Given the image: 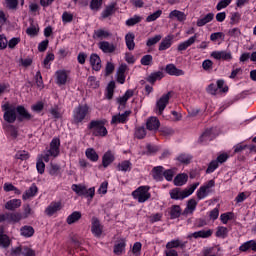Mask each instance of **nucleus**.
<instances>
[{"mask_svg":"<svg viewBox=\"0 0 256 256\" xmlns=\"http://www.w3.org/2000/svg\"><path fill=\"white\" fill-rule=\"evenodd\" d=\"M61 146V140L59 138H54L50 143V149L46 151L44 155H41L37 160L36 169L40 175L45 173V163H49L50 157L59 156V147ZM45 161V162H43Z\"/></svg>","mask_w":256,"mask_h":256,"instance_id":"f257e3e1","label":"nucleus"},{"mask_svg":"<svg viewBox=\"0 0 256 256\" xmlns=\"http://www.w3.org/2000/svg\"><path fill=\"white\" fill-rule=\"evenodd\" d=\"M107 120H92L88 124V129L94 137H107V128L105 127Z\"/></svg>","mask_w":256,"mask_h":256,"instance_id":"f03ea898","label":"nucleus"},{"mask_svg":"<svg viewBox=\"0 0 256 256\" xmlns=\"http://www.w3.org/2000/svg\"><path fill=\"white\" fill-rule=\"evenodd\" d=\"M198 187H199V182H196L184 190H181L179 188L173 189L170 191V197L171 199H175V200L187 199V197L195 193V189H197Z\"/></svg>","mask_w":256,"mask_h":256,"instance_id":"7ed1b4c3","label":"nucleus"},{"mask_svg":"<svg viewBox=\"0 0 256 256\" xmlns=\"http://www.w3.org/2000/svg\"><path fill=\"white\" fill-rule=\"evenodd\" d=\"M2 111H4V121L6 123H15L17 121V107L15 104L6 102L2 105Z\"/></svg>","mask_w":256,"mask_h":256,"instance_id":"20e7f679","label":"nucleus"},{"mask_svg":"<svg viewBox=\"0 0 256 256\" xmlns=\"http://www.w3.org/2000/svg\"><path fill=\"white\" fill-rule=\"evenodd\" d=\"M149 186H140L132 192V197L138 201V203H145L151 199V193H149Z\"/></svg>","mask_w":256,"mask_h":256,"instance_id":"39448f33","label":"nucleus"},{"mask_svg":"<svg viewBox=\"0 0 256 256\" xmlns=\"http://www.w3.org/2000/svg\"><path fill=\"white\" fill-rule=\"evenodd\" d=\"M89 115V106L80 105L74 109L73 113V123L79 125L83 120Z\"/></svg>","mask_w":256,"mask_h":256,"instance_id":"423d86ee","label":"nucleus"},{"mask_svg":"<svg viewBox=\"0 0 256 256\" xmlns=\"http://www.w3.org/2000/svg\"><path fill=\"white\" fill-rule=\"evenodd\" d=\"M169 99H171V92L163 94L160 99L157 100L155 108L157 115H163V111H165V108L169 105Z\"/></svg>","mask_w":256,"mask_h":256,"instance_id":"0eeeda50","label":"nucleus"},{"mask_svg":"<svg viewBox=\"0 0 256 256\" xmlns=\"http://www.w3.org/2000/svg\"><path fill=\"white\" fill-rule=\"evenodd\" d=\"M72 190L77 195H80V196L84 195V197H90V199H93V197H95V188L87 189V187L83 185L74 184L72 185Z\"/></svg>","mask_w":256,"mask_h":256,"instance_id":"6e6552de","label":"nucleus"},{"mask_svg":"<svg viewBox=\"0 0 256 256\" xmlns=\"http://www.w3.org/2000/svg\"><path fill=\"white\" fill-rule=\"evenodd\" d=\"M215 137V130L213 128H208L201 134L198 141L199 143H202V145H206V143L213 141Z\"/></svg>","mask_w":256,"mask_h":256,"instance_id":"1a4fd4ad","label":"nucleus"},{"mask_svg":"<svg viewBox=\"0 0 256 256\" xmlns=\"http://www.w3.org/2000/svg\"><path fill=\"white\" fill-rule=\"evenodd\" d=\"M55 77L56 85H59V87H61L62 85H67V82L69 81V74L65 70L56 71Z\"/></svg>","mask_w":256,"mask_h":256,"instance_id":"9d476101","label":"nucleus"},{"mask_svg":"<svg viewBox=\"0 0 256 256\" xmlns=\"http://www.w3.org/2000/svg\"><path fill=\"white\" fill-rule=\"evenodd\" d=\"M211 57L217 60L222 59L223 61H231V59H233V55L231 54V51H213L211 53Z\"/></svg>","mask_w":256,"mask_h":256,"instance_id":"9b49d317","label":"nucleus"},{"mask_svg":"<svg viewBox=\"0 0 256 256\" xmlns=\"http://www.w3.org/2000/svg\"><path fill=\"white\" fill-rule=\"evenodd\" d=\"M159 127H161V122L158 117L152 116L146 121V128L148 131H158Z\"/></svg>","mask_w":256,"mask_h":256,"instance_id":"f8f14e48","label":"nucleus"},{"mask_svg":"<svg viewBox=\"0 0 256 256\" xmlns=\"http://www.w3.org/2000/svg\"><path fill=\"white\" fill-rule=\"evenodd\" d=\"M91 231L95 237H101L103 233V226L97 217L92 218V227Z\"/></svg>","mask_w":256,"mask_h":256,"instance_id":"ddd939ff","label":"nucleus"},{"mask_svg":"<svg viewBox=\"0 0 256 256\" xmlns=\"http://www.w3.org/2000/svg\"><path fill=\"white\" fill-rule=\"evenodd\" d=\"M213 235V231L211 230H200L188 235V239H208Z\"/></svg>","mask_w":256,"mask_h":256,"instance_id":"4468645a","label":"nucleus"},{"mask_svg":"<svg viewBox=\"0 0 256 256\" xmlns=\"http://www.w3.org/2000/svg\"><path fill=\"white\" fill-rule=\"evenodd\" d=\"M17 113H18V120L20 121H31L33 119V116L25 109L23 106H17L16 107Z\"/></svg>","mask_w":256,"mask_h":256,"instance_id":"2eb2a0df","label":"nucleus"},{"mask_svg":"<svg viewBox=\"0 0 256 256\" xmlns=\"http://www.w3.org/2000/svg\"><path fill=\"white\" fill-rule=\"evenodd\" d=\"M129 117V111H124L122 114L118 113L112 116L111 125H119V123H126Z\"/></svg>","mask_w":256,"mask_h":256,"instance_id":"dca6fc26","label":"nucleus"},{"mask_svg":"<svg viewBox=\"0 0 256 256\" xmlns=\"http://www.w3.org/2000/svg\"><path fill=\"white\" fill-rule=\"evenodd\" d=\"M114 161H115V153H113V151L108 150L107 152L104 153L102 157V165L105 169H107V167L111 165V163H113Z\"/></svg>","mask_w":256,"mask_h":256,"instance_id":"f3484780","label":"nucleus"},{"mask_svg":"<svg viewBox=\"0 0 256 256\" xmlns=\"http://www.w3.org/2000/svg\"><path fill=\"white\" fill-rule=\"evenodd\" d=\"M173 39H175L173 35L166 36L159 45V51H167L173 45Z\"/></svg>","mask_w":256,"mask_h":256,"instance_id":"a211bd4d","label":"nucleus"},{"mask_svg":"<svg viewBox=\"0 0 256 256\" xmlns=\"http://www.w3.org/2000/svg\"><path fill=\"white\" fill-rule=\"evenodd\" d=\"M166 73H168V75H174L175 77H181L185 75V71L177 68L174 64H168L166 66Z\"/></svg>","mask_w":256,"mask_h":256,"instance_id":"6ab92c4d","label":"nucleus"},{"mask_svg":"<svg viewBox=\"0 0 256 256\" xmlns=\"http://www.w3.org/2000/svg\"><path fill=\"white\" fill-rule=\"evenodd\" d=\"M197 41V34H194L192 37H190L188 40L181 42L178 45V51H187L191 45H193Z\"/></svg>","mask_w":256,"mask_h":256,"instance_id":"aec40b11","label":"nucleus"},{"mask_svg":"<svg viewBox=\"0 0 256 256\" xmlns=\"http://www.w3.org/2000/svg\"><path fill=\"white\" fill-rule=\"evenodd\" d=\"M38 191H39V188H37V185L32 184L29 187V189L24 192V194L22 195V199L24 201H27V199H31V198L35 197V195H37Z\"/></svg>","mask_w":256,"mask_h":256,"instance_id":"412c9836","label":"nucleus"},{"mask_svg":"<svg viewBox=\"0 0 256 256\" xmlns=\"http://www.w3.org/2000/svg\"><path fill=\"white\" fill-rule=\"evenodd\" d=\"M57 211H61V202H52L45 210L46 215L51 217L55 215Z\"/></svg>","mask_w":256,"mask_h":256,"instance_id":"4be33fe9","label":"nucleus"},{"mask_svg":"<svg viewBox=\"0 0 256 256\" xmlns=\"http://www.w3.org/2000/svg\"><path fill=\"white\" fill-rule=\"evenodd\" d=\"M239 251H242V253H246V251L256 252V240H250V241L243 243L239 247Z\"/></svg>","mask_w":256,"mask_h":256,"instance_id":"5701e85b","label":"nucleus"},{"mask_svg":"<svg viewBox=\"0 0 256 256\" xmlns=\"http://www.w3.org/2000/svg\"><path fill=\"white\" fill-rule=\"evenodd\" d=\"M169 19H177L180 23L187 20V15L185 12H181L179 10H173L169 13Z\"/></svg>","mask_w":256,"mask_h":256,"instance_id":"b1692460","label":"nucleus"},{"mask_svg":"<svg viewBox=\"0 0 256 256\" xmlns=\"http://www.w3.org/2000/svg\"><path fill=\"white\" fill-rule=\"evenodd\" d=\"M165 169L162 166H157L152 169V177L155 181H163Z\"/></svg>","mask_w":256,"mask_h":256,"instance_id":"393cba45","label":"nucleus"},{"mask_svg":"<svg viewBox=\"0 0 256 256\" xmlns=\"http://www.w3.org/2000/svg\"><path fill=\"white\" fill-rule=\"evenodd\" d=\"M90 64L94 71H101V58L97 54H91Z\"/></svg>","mask_w":256,"mask_h":256,"instance_id":"a878e982","label":"nucleus"},{"mask_svg":"<svg viewBox=\"0 0 256 256\" xmlns=\"http://www.w3.org/2000/svg\"><path fill=\"white\" fill-rule=\"evenodd\" d=\"M127 71V65L122 64L119 66L117 73H116V79L118 83H125V72Z\"/></svg>","mask_w":256,"mask_h":256,"instance_id":"bb28decb","label":"nucleus"},{"mask_svg":"<svg viewBox=\"0 0 256 256\" xmlns=\"http://www.w3.org/2000/svg\"><path fill=\"white\" fill-rule=\"evenodd\" d=\"M187 246V242H183L179 239L171 240L166 244L167 249H177V247H180V249H185Z\"/></svg>","mask_w":256,"mask_h":256,"instance_id":"cd10ccee","label":"nucleus"},{"mask_svg":"<svg viewBox=\"0 0 256 256\" xmlns=\"http://www.w3.org/2000/svg\"><path fill=\"white\" fill-rule=\"evenodd\" d=\"M4 215H5L6 221H10L11 223H19V221L23 219V214L19 212L8 213Z\"/></svg>","mask_w":256,"mask_h":256,"instance_id":"c85d7f7f","label":"nucleus"},{"mask_svg":"<svg viewBox=\"0 0 256 256\" xmlns=\"http://www.w3.org/2000/svg\"><path fill=\"white\" fill-rule=\"evenodd\" d=\"M99 49L103 51V53H113L115 51V45L107 42V41H102L98 44Z\"/></svg>","mask_w":256,"mask_h":256,"instance_id":"c756f323","label":"nucleus"},{"mask_svg":"<svg viewBox=\"0 0 256 256\" xmlns=\"http://www.w3.org/2000/svg\"><path fill=\"white\" fill-rule=\"evenodd\" d=\"M127 101H129V90H127L123 96L117 98L119 111H123V109H125Z\"/></svg>","mask_w":256,"mask_h":256,"instance_id":"7c9ffc66","label":"nucleus"},{"mask_svg":"<svg viewBox=\"0 0 256 256\" xmlns=\"http://www.w3.org/2000/svg\"><path fill=\"white\" fill-rule=\"evenodd\" d=\"M21 207V199H12L5 204V209L8 211H15Z\"/></svg>","mask_w":256,"mask_h":256,"instance_id":"2f4dec72","label":"nucleus"},{"mask_svg":"<svg viewBox=\"0 0 256 256\" xmlns=\"http://www.w3.org/2000/svg\"><path fill=\"white\" fill-rule=\"evenodd\" d=\"M197 209V202L195 199H190L187 203L183 215H193V212Z\"/></svg>","mask_w":256,"mask_h":256,"instance_id":"473e14b6","label":"nucleus"},{"mask_svg":"<svg viewBox=\"0 0 256 256\" xmlns=\"http://www.w3.org/2000/svg\"><path fill=\"white\" fill-rule=\"evenodd\" d=\"M115 11V3L106 6L104 11L101 13L102 19H107V17H111V15L115 13Z\"/></svg>","mask_w":256,"mask_h":256,"instance_id":"72a5a7b5","label":"nucleus"},{"mask_svg":"<svg viewBox=\"0 0 256 256\" xmlns=\"http://www.w3.org/2000/svg\"><path fill=\"white\" fill-rule=\"evenodd\" d=\"M187 179H189L187 174H179L174 178V185H176V187H181L187 183Z\"/></svg>","mask_w":256,"mask_h":256,"instance_id":"f704fd0d","label":"nucleus"},{"mask_svg":"<svg viewBox=\"0 0 256 256\" xmlns=\"http://www.w3.org/2000/svg\"><path fill=\"white\" fill-rule=\"evenodd\" d=\"M20 234L22 237H33L35 235V229H33V226H23L20 229Z\"/></svg>","mask_w":256,"mask_h":256,"instance_id":"c9c22d12","label":"nucleus"},{"mask_svg":"<svg viewBox=\"0 0 256 256\" xmlns=\"http://www.w3.org/2000/svg\"><path fill=\"white\" fill-rule=\"evenodd\" d=\"M86 157L87 159H89L92 162H97L99 161V154H97V151H95V149L93 148H88L86 149Z\"/></svg>","mask_w":256,"mask_h":256,"instance_id":"e433bc0d","label":"nucleus"},{"mask_svg":"<svg viewBox=\"0 0 256 256\" xmlns=\"http://www.w3.org/2000/svg\"><path fill=\"white\" fill-rule=\"evenodd\" d=\"M213 17H215L213 13H208L206 16L197 21V26L203 27L204 25H207V23H211V21H213Z\"/></svg>","mask_w":256,"mask_h":256,"instance_id":"4c0bfd02","label":"nucleus"},{"mask_svg":"<svg viewBox=\"0 0 256 256\" xmlns=\"http://www.w3.org/2000/svg\"><path fill=\"white\" fill-rule=\"evenodd\" d=\"M79 219H81V212L75 211L67 217L66 222L68 225H73V223H77Z\"/></svg>","mask_w":256,"mask_h":256,"instance_id":"58836bf2","label":"nucleus"},{"mask_svg":"<svg viewBox=\"0 0 256 256\" xmlns=\"http://www.w3.org/2000/svg\"><path fill=\"white\" fill-rule=\"evenodd\" d=\"M162 77H163V72L161 71L154 72L147 77V81L148 83H155V81H160Z\"/></svg>","mask_w":256,"mask_h":256,"instance_id":"ea45409f","label":"nucleus"},{"mask_svg":"<svg viewBox=\"0 0 256 256\" xmlns=\"http://www.w3.org/2000/svg\"><path fill=\"white\" fill-rule=\"evenodd\" d=\"M233 217H235L233 212H226L220 215V221L223 223V225H227L229 221L233 220Z\"/></svg>","mask_w":256,"mask_h":256,"instance_id":"a19ab883","label":"nucleus"},{"mask_svg":"<svg viewBox=\"0 0 256 256\" xmlns=\"http://www.w3.org/2000/svg\"><path fill=\"white\" fill-rule=\"evenodd\" d=\"M170 215H171V219H177L181 217V206L179 205L172 206L170 210Z\"/></svg>","mask_w":256,"mask_h":256,"instance_id":"79ce46f5","label":"nucleus"},{"mask_svg":"<svg viewBox=\"0 0 256 256\" xmlns=\"http://www.w3.org/2000/svg\"><path fill=\"white\" fill-rule=\"evenodd\" d=\"M125 251V241L121 240L114 245L115 255H121Z\"/></svg>","mask_w":256,"mask_h":256,"instance_id":"37998d69","label":"nucleus"},{"mask_svg":"<svg viewBox=\"0 0 256 256\" xmlns=\"http://www.w3.org/2000/svg\"><path fill=\"white\" fill-rule=\"evenodd\" d=\"M51 61H55V54L49 53L43 61V67L45 69H51Z\"/></svg>","mask_w":256,"mask_h":256,"instance_id":"c03bdc74","label":"nucleus"},{"mask_svg":"<svg viewBox=\"0 0 256 256\" xmlns=\"http://www.w3.org/2000/svg\"><path fill=\"white\" fill-rule=\"evenodd\" d=\"M209 193H211V192H209V190H207V189H205L203 186H201V187L197 190V193H196L197 199H198L199 201H201V200L205 199V197H208V196H209Z\"/></svg>","mask_w":256,"mask_h":256,"instance_id":"a18cd8bd","label":"nucleus"},{"mask_svg":"<svg viewBox=\"0 0 256 256\" xmlns=\"http://www.w3.org/2000/svg\"><path fill=\"white\" fill-rule=\"evenodd\" d=\"M11 245V240H9V236L5 234H0V247L7 249Z\"/></svg>","mask_w":256,"mask_h":256,"instance_id":"49530a36","label":"nucleus"},{"mask_svg":"<svg viewBox=\"0 0 256 256\" xmlns=\"http://www.w3.org/2000/svg\"><path fill=\"white\" fill-rule=\"evenodd\" d=\"M59 171H61V167L57 164L51 163L49 167V175L52 177H57L59 175Z\"/></svg>","mask_w":256,"mask_h":256,"instance_id":"de8ad7c7","label":"nucleus"},{"mask_svg":"<svg viewBox=\"0 0 256 256\" xmlns=\"http://www.w3.org/2000/svg\"><path fill=\"white\" fill-rule=\"evenodd\" d=\"M229 234V230L227 227L219 226L216 231V237H220L221 239H225Z\"/></svg>","mask_w":256,"mask_h":256,"instance_id":"09e8293b","label":"nucleus"},{"mask_svg":"<svg viewBox=\"0 0 256 256\" xmlns=\"http://www.w3.org/2000/svg\"><path fill=\"white\" fill-rule=\"evenodd\" d=\"M103 6V0H91L90 9L91 11H99Z\"/></svg>","mask_w":256,"mask_h":256,"instance_id":"8fccbe9b","label":"nucleus"},{"mask_svg":"<svg viewBox=\"0 0 256 256\" xmlns=\"http://www.w3.org/2000/svg\"><path fill=\"white\" fill-rule=\"evenodd\" d=\"M161 15H163V11L158 10L152 14H150L147 18L146 21L147 23H151L152 21H157V19H159V17H161Z\"/></svg>","mask_w":256,"mask_h":256,"instance_id":"3c124183","label":"nucleus"},{"mask_svg":"<svg viewBox=\"0 0 256 256\" xmlns=\"http://www.w3.org/2000/svg\"><path fill=\"white\" fill-rule=\"evenodd\" d=\"M161 39H162L161 35H156L154 37L149 38L146 42V45L147 47H153V45H157V43H159Z\"/></svg>","mask_w":256,"mask_h":256,"instance_id":"603ef678","label":"nucleus"},{"mask_svg":"<svg viewBox=\"0 0 256 256\" xmlns=\"http://www.w3.org/2000/svg\"><path fill=\"white\" fill-rule=\"evenodd\" d=\"M177 172V169H168L164 171V177L166 181H173V177H175V173Z\"/></svg>","mask_w":256,"mask_h":256,"instance_id":"864d4df0","label":"nucleus"},{"mask_svg":"<svg viewBox=\"0 0 256 256\" xmlns=\"http://www.w3.org/2000/svg\"><path fill=\"white\" fill-rule=\"evenodd\" d=\"M16 159H20V161H27L29 159V152L25 150H20L15 155Z\"/></svg>","mask_w":256,"mask_h":256,"instance_id":"5fc2aeb1","label":"nucleus"},{"mask_svg":"<svg viewBox=\"0 0 256 256\" xmlns=\"http://www.w3.org/2000/svg\"><path fill=\"white\" fill-rule=\"evenodd\" d=\"M147 135V131L145 130V127H138L135 130V137L137 139H144V137Z\"/></svg>","mask_w":256,"mask_h":256,"instance_id":"6e6d98bb","label":"nucleus"},{"mask_svg":"<svg viewBox=\"0 0 256 256\" xmlns=\"http://www.w3.org/2000/svg\"><path fill=\"white\" fill-rule=\"evenodd\" d=\"M115 91V81H110L107 86V97L113 99V93Z\"/></svg>","mask_w":256,"mask_h":256,"instance_id":"4d7b16f0","label":"nucleus"},{"mask_svg":"<svg viewBox=\"0 0 256 256\" xmlns=\"http://www.w3.org/2000/svg\"><path fill=\"white\" fill-rule=\"evenodd\" d=\"M191 156H189V154H180L177 157V161H179L180 163H185L186 165L191 163Z\"/></svg>","mask_w":256,"mask_h":256,"instance_id":"13d9d810","label":"nucleus"},{"mask_svg":"<svg viewBox=\"0 0 256 256\" xmlns=\"http://www.w3.org/2000/svg\"><path fill=\"white\" fill-rule=\"evenodd\" d=\"M152 63H153L152 55L147 54L141 58V65L149 66V65H152Z\"/></svg>","mask_w":256,"mask_h":256,"instance_id":"bf43d9fd","label":"nucleus"},{"mask_svg":"<svg viewBox=\"0 0 256 256\" xmlns=\"http://www.w3.org/2000/svg\"><path fill=\"white\" fill-rule=\"evenodd\" d=\"M141 247H142L141 242L134 243L133 248H132V255L140 256L141 255Z\"/></svg>","mask_w":256,"mask_h":256,"instance_id":"052dcab7","label":"nucleus"},{"mask_svg":"<svg viewBox=\"0 0 256 256\" xmlns=\"http://www.w3.org/2000/svg\"><path fill=\"white\" fill-rule=\"evenodd\" d=\"M23 209H24V213L22 215V219H27L29 215H33V210L31 209V206L29 204H25L23 206Z\"/></svg>","mask_w":256,"mask_h":256,"instance_id":"680f3d73","label":"nucleus"},{"mask_svg":"<svg viewBox=\"0 0 256 256\" xmlns=\"http://www.w3.org/2000/svg\"><path fill=\"white\" fill-rule=\"evenodd\" d=\"M117 170L118 171H124V172H127L129 171V161H122L121 163H119L117 165Z\"/></svg>","mask_w":256,"mask_h":256,"instance_id":"e2e57ef3","label":"nucleus"},{"mask_svg":"<svg viewBox=\"0 0 256 256\" xmlns=\"http://www.w3.org/2000/svg\"><path fill=\"white\" fill-rule=\"evenodd\" d=\"M115 71V64L113 62H107L106 67H105V75L109 76L111 73Z\"/></svg>","mask_w":256,"mask_h":256,"instance_id":"0e129e2a","label":"nucleus"},{"mask_svg":"<svg viewBox=\"0 0 256 256\" xmlns=\"http://www.w3.org/2000/svg\"><path fill=\"white\" fill-rule=\"evenodd\" d=\"M11 256H21L23 255V246H18L16 248H12L11 250Z\"/></svg>","mask_w":256,"mask_h":256,"instance_id":"69168bd1","label":"nucleus"},{"mask_svg":"<svg viewBox=\"0 0 256 256\" xmlns=\"http://www.w3.org/2000/svg\"><path fill=\"white\" fill-rule=\"evenodd\" d=\"M203 256H219V255L215 252V248H205L203 250Z\"/></svg>","mask_w":256,"mask_h":256,"instance_id":"338daca9","label":"nucleus"},{"mask_svg":"<svg viewBox=\"0 0 256 256\" xmlns=\"http://www.w3.org/2000/svg\"><path fill=\"white\" fill-rule=\"evenodd\" d=\"M23 256H35V250L27 247V246H23Z\"/></svg>","mask_w":256,"mask_h":256,"instance_id":"774afa93","label":"nucleus"}]
</instances>
